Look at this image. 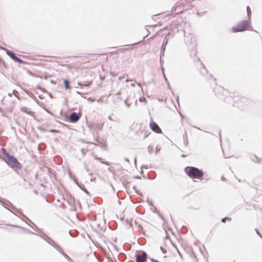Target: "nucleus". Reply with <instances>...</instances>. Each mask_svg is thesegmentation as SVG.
I'll list each match as a JSON object with an SVG mask.
<instances>
[{
	"label": "nucleus",
	"instance_id": "11",
	"mask_svg": "<svg viewBox=\"0 0 262 262\" xmlns=\"http://www.w3.org/2000/svg\"><path fill=\"white\" fill-rule=\"evenodd\" d=\"M200 70H201V73L202 75H204L205 74L207 73V70L206 68L204 66H201V67L200 68Z\"/></svg>",
	"mask_w": 262,
	"mask_h": 262
},
{
	"label": "nucleus",
	"instance_id": "17",
	"mask_svg": "<svg viewBox=\"0 0 262 262\" xmlns=\"http://www.w3.org/2000/svg\"><path fill=\"white\" fill-rule=\"evenodd\" d=\"M167 242H168V243H167V244H170V245H171V242L170 241H167Z\"/></svg>",
	"mask_w": 262,
	"mask_h": 262
},
{
	"label": "nucleus",
	"instance_id": "12",
	"mask_svg": "<svg viewBox=\"0 0 262 262\" xmlns=\"http://www.w3.org/2000/svg\"><path fill=\"white\" fill-rule=\"evenodd\" d=\"M130 49V47L122 48L118 49V51L122 53V52H123L126 51H128Z\"/></svg>",
	"mask_w": 262,
	"mask_h": 262
},
{
	"label": "nucleus",
	"instance_id": "15",
	"mask_svg": "<svg viewBox=\"0 0 262 262\" xmlns=\"http://www.w3.org/2000/svg\"><path fill=\"white\" fill-rule=\"evenodd\" d=\"M247 10L248 15H250L251 14V10L249 6L247 7Z\"/></svg>",
	"mask_w": 262,
	"mask_h": 262
},
{
	"label": "nucleus",
	"instance_id": "7",
	"mask_svg": "<svg viewBox=\"0 0 262 262\" xmlns=\"http://www.w3.org/2000/svg\"><path fill=\"white\" fill-rule=\"evenodd\" d=\"M79 115L76 113L74 112L71 115L70 120L71 122H75L79 120Z\"/></svg>",
	"mask_w": 262,
	"mask_h": 262
},
{
	"label": "nucleus",
	"instance_id": "8",
	"mask_svg": "<svg viewBox=\"0 0 262 262\" xmlns=\"http://www.w3.org/2000/svg\"><path fill=\"white\" fill-rule=\"evenodd\" d=\"M20 110L23 112H25L30 115H33V112L31 111H30L28 110V108L26 107H21L20 108Z\"/></svg>",
	"mask_w": 262,
	"mask_h": 262
},
{
	"label": "nucleus",
	"instance_id": "10",
	"mask_svg": "<svg viewBox=\"0 0 262 262\" xmlns=\"http://www.w3.org/2000/svg\"><path fill=\"white\" fill-rule=\"evenodd\" d=\"M63 83H64V87H65L66 89L68 90V89H70L71 88L70 85V83L68 80L65 79L63 81Z\"/></svg>",
	"mask_w": 262,
	"mask_h": 262
},
{
	"label": "nucleus",
	"instance_id": "13",
	"mask_svg": "<svg viewBox=\"0 0 262 262\" xmlns=\"http://www.w3.org/2000/svg\"><path fill=\"white\" fill-rule=\"evenodd\" d=\"M161 249L163 253H166L167 251H169V248H167L166 246L164 247L162 246L161 247Z\"/></svg>",
	"mask_w": 262,
	"mask_h": 262
},
{
	"label": "nucleus",
	"instance_id": "6",
	"mask_svg": "<svg viewBox=\"0 0 262 262\" xmlns=\"http://www.w3.org/2000/svg\"><path fill=\"white\" fill-rule=\"evenodd\" d=\"M7 54L12 58L14 61L17 62L19 63H25V61L20 59V58L16 57L15 54L11 51H7Z\"/></svg>",
	"mask_w": 262,
	"mask_h": 262
},
{
	"label": "nucleus",
	"instance_id": "3",
	"mask_svg": "<svg viewBox=\"0 0 262 262\" xmlns=\"http://www.w3.org/2000/svg\"><path fill=\"white\" fill-rule=\"evenodd\" d=\"M251 28L250 22L248 20H244L240 22L236 26L232 27V30L233 32H242L250 30Z\"/></svg>",
	"mask_w": 262,
	"mask_h": 262
},
{
	"label": "nucleus",
	"instance_id": "4",
	"mask_svg": "<svg viewBox=\"0 0 262 262\" xmlns=\"http://www.w3.org/2000/svg\"><path fill=\"white\" fill-rule=\"evenodd\" d=\"M147 259V254L145 252H140L136 255L137 262H145Z\"/></svg>",
	"mask_w": 262,
	"mask_h": 262
},
{
	"label": "nucleus",
	"instance_id": "16",
	"mask_svg": "<svg viewBox=\"0 0 262 262\" xmlns=\"http://www.w3.org/2000/svg\"><path fill=\"white\" fill-rule=\"evenodd\" d=\"M139 100L140 101L143 102V101H146V98L143 97L140 98Z\"/></svg>",
	"mask_w": 262,
	"mask_h": 262
},
{
	"label": "nucleus",
	"instance_id": "14",
	"mask_svg": "<svg viewBox=\"0 0 262 262\" xmlns=\"http://www.w3.org/2000/svg\"><path fill=\"white\" fill-rule=\"evenodd\" d=\"M231 221V218L228 217H224V218L222 219V222L223 223H225L226 221L230 222Z\"/></svg>",
	"mask_w": 262,
	"mask_h": 262
},
{
	"label": "nucleus",
	"instance_id": "9",
	"mask_svg": "<svg viewBox=\"0 0 262 262\" xmlns=\"http://www.w3.org/2000/svg\"><path fill=\"white\" fill-rule=\"evenodd\" d=\"M224 91H225V89L224 88H223L221 86H219L216 89V90L215 91V94L218 95L220 94V93H222Z\"/></svg>",
	"mask_w": 262,
	"mask_h": 262
},
{
	"label": "nucleus",
	"instance_id": "2",
	"mask_svg": "<svg viewBox=\"0 0 262 262\" xmlns=\"http://www.w3.org/2000/svg\"><path fill=\"white\" fill-rule=\"evenodd\" d=\"M186 174L192 179L202 180L204 172L202 170L194 167H187L185 169Z\"/></svg>",
	"mask_w": 262,
	"mask_h": 262
},
{
	"label": "nucleus",
	"instance_id": "5",
	"mask_svg": "<svg viewBox=\"0 0 262 262\" xmlns=\"http://www.w3.org/2000/svg\"><path fill=\"white\" fill-rule=\"evenodd\" d=\"M149 126L152 130L156 133H161L162 130L158 124L154 121H151L149 124Z\"/></svg>",
	"mask_w": 262,
	"mask_h": 262
},
{
	"label": "nucleus",
	"instance_id": "1",
	"mask_svg": "<svg viewBox=\"0 0 262 262\" xmlns=\"http://www.w3.org/2000/svg\"><path fill=\"white\" fill-rule=\"evenodd\" d=\"M4 160L9 166L14 169H20L21 168V164L16 158L8 153H4Z\"/></svg>",
	"mask_w": 262,
	"mask_h": 262
}]
</instances>
